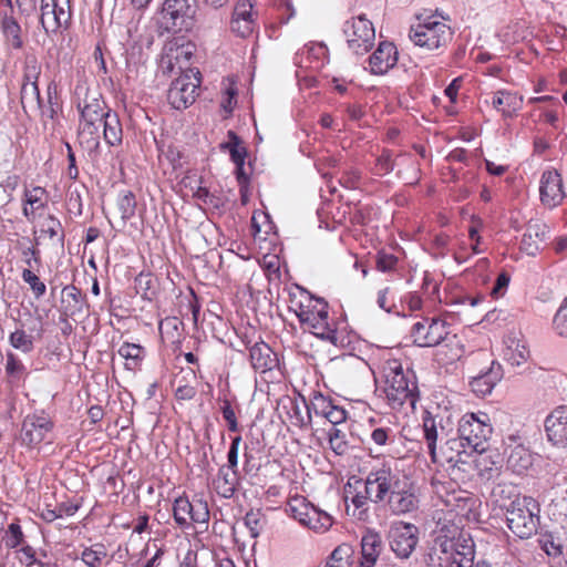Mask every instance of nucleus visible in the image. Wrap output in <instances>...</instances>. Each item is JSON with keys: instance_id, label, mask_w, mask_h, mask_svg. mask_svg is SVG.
<instances>
[{"instance_id": "obj_1", "label": "nucleus", "mask_w": 567, "mask_h": 567, "mask_svg": "<svg viewBox=\"0 0 567 567\" xmlns=\"http://www.w3.org/2000/svg\"><path fill=\"white\" fill-rule=\"evenodd\" d=\"M431 537L427 567H491L485 560L474 565L473 539L451 519L439 518L437 528L431 530Z\"/></svg>"}, {"instance_id": "obj_2", "label": "nucleus", "mask_w": 567, "mask_h": 567, "mask_svg": "<svg viewBox=\"0 0 567 567\" xmlns=\"http://www.w3.org/2000/svg\"><path fill=\"white\" fill-rule=\"evenodd\" d=\"M292 309L305 330L334 346L338 344L337 326L330 319L328 303L323 299L302 291L299 301L293 302Z\"/></svg>"}, {"instance_id": "obj_3", "label": "nucleus", "mask_w": 567, "mask_h": 567, "mask_svg": "<svg viewBox=\"0 0 567 567\" xmlns=\"http://www.w3.org/2000/svg\"><path fill=\"white\" fill-rule=\"evenodd\" d=\"M509 530L520 539L530 538L539 525V505L529 496L517 497L506 511Z\"/></svg>"}, {"instance_id": "obj_4", "label": "nucleus", "mask_w": 567, "mask_h": 567, "mask_svg": "<svg viewBox=\"0 0 567 567\" xmlns=\"http://www.w3.org/2000/svg\"><path fill=\"white\" fill-rule=\"evenodd\" d=\"M383 392L392 408L401 406L406 400L414 408L419 395L416 383L408 380L396 361L388 362L384 367Z\"/></svg>"}, {"instance_id": "obj_5", "label": "nucleus", "mask_w": 567, "mask_h": 567, "mask_svg": "<svg viewBox=\"0 0 567 567\" xmlns=\"http://www.w3.org/2000/svg\"><path fill=\"white\" fill-rule=\"evenodd\" d=\"M457 432L462 446L483 453L487 450L493 427L486 413H466L458 421Z\"/></svg>"}, {"instance_id": "obj_6", "label": "nucleus", "mask_w": 567, "mask_h": 567, "mask_svg": "<svg viewBox=\"0 0 567 567\" xmlns=\"http://www.w3.org/2000/svg\"><path fill=\"white\" fill-rule=\"evenodd\" d=\"M286 512L302 526L317 534L328 532L333 524V519L328 513L315 507L303 496L291 497L287 503Z\"/></svg>"}, {"instance_id": "obj_7", "label": "nucleus", "mask_w": 567, "mask_h": 567, "mask_svg": "<svg viewBox=\"0 0 567 567\" xmlns=\"http://www.w3.org/2000/svg\"><path fill=\"white\" fill-rule=\"evenodd\" d=\"M342 30L348 48L355 54L367 53L374 44V27L363 14L347 20Z\"/></svg>"}, {"instance_id": "obj_8", "label": "nucleus", "mask_w": 567, "mask_h": 567, "mask_svg": "<svg viewBox=\"0 0 567 567\" xmlns=\"http://www.w3.org/2000/svg\"><path fill=\"white\" fill-rule=\"evenodd\" d=\"M173 517L182 529H187L192 523L207 526L209 522L208 504L202 497H194L189 501L186 496H179L173 504Z\"/></svg>"}, {"instance_id": "obj_9", "label": "nucleus", "mask_w": 567, "mask_h": 567, "mask_svg": "<svg viewBox=\"0 0 567 567\" xmlns=\"http://www.w3.org/2000/svg\"><path fill=\"white\" fill-rule=\"evenodd\" d=\"M454 482L446 477V475L439 473L431 478L432 507H437L432 516L435 527L437 528L439 518H447L453 522V511L450 507L453 506V502L456 499L454 496Z\"/></svg>"}, {"instance_id": "obj_10", "label": "nucleus", "mask_w": 567, "mask_h": 567, "mask_svg": "<svg viewBox=\"0 0 567 567\" xmlns=\"http://www.w3.org/2000/svg\"><path fill=\"white\" fill-rule=\"evenodd\" d=\"M54 424L43 412L29 414L24 417L20 437L28 447H37L42 442L52 443Z\"/></svg>"}, {"instance_id": "obj_11", "label": "nucleus", "mask_w": 567, "mask_h": 567, "mask_svg": "<svg viewBox=\"0 0 567 567\" xmlns=\"http://www.w3.org/2000/svg\"><path fill=\"white\" fill-rule=\"evenodd\" d=\"M199 72L189 69L186 73L174 80L167 93L169 104L176 110L192 105L197 96L200 84Z\"/></svg>"}, {"instance_id": "obj_12", "label": "nucleus", "mask_w": 567, "mask_h": 567, "mask_svg": "<svg viewBox=\"0 0 567 567\" xmlns=\"http://www.w3.org/2000/svg\"><path fill=\"white\" fill-rule=\"evenodd\" d=\"M427 421H431V426H427V443L443 442L449 437L453 431L450 401L445 398H442L441 401H431L427 406Z\"/></svg>"}, {"instance_id": "obj_13", "label": "nucleus", "mask_w": 567, "mask_h": 567, "mask_svg": "<svg viewBox=\"0 0 567 567\" xmlns=\"http://www.w3.org/2000/svg\"><path fill=\"white\" fill-rule=\"evenodd\" d=\"M40 11V22L47 34L69 27L72 17L70 0H41Z\"/></svg>"}, {"instance_id": "obj_14", "label": "nucleus", "mask_w": 567, "mask_h": 567, "mask_svg": "<svg viewBox=\"0 0 567 567\" xmlns=\"http://www.w3.org/2000/svg\"><path fill=\"white\" fill-rule=\"evenodd\" d=\"M399 480L386 465L372 468L364 482V489L374 503L382 502L393 488H398Z\"/></svg>"}, {"instance_id": "obj_15", "label": "nucleus", "mask_w": 567, "mask_h": 567, "mask_svg": "<svg viewBox=\"0 0 567 567\" xmlns=\"http://www.w3.org/2000/svg\"><path fill=\"white\" fill-rule=\"evenodd\" d=\"M419 530L412 524L398 523L393 524L389 530V544L392 551L399 558H408L415 549L417 544Z\"/></svg>"}, {"instance_id": "obj_16", "label": "nucleus", "mask_w": 567, "mask_h": 567, "mask_svg": "<svg viewBox=\"0 0 567 567\" xmlns=\"http://www.w3.org/2000/svg\"><path fill=\"white\" fill-rule=\"evenodd\" d=\"M449 16L437 13L427 16V51H436L440 54L453 39V30Z\"/></svg>"}, {"instance_id": "obj_17", "label": "nucleus", "mask_w": 567, "mask_h": 567, "mask_svg": "<svg viewBox=\"0 0 567 567\" xmlns=\"http://www.w3.org/2000/svg\"><path fill=\"white\" fill-rule=\"evenodd\" d=\"M257 16L251 0H238L230 21L231 31L240 38L249 37L257 27Z\"/></svg>"}, {"instance_id": "obj_18", "label": "nucleus", "mask_w": 567, "mask_h": 567, "mask_svg": "<svg viewBox=\"0 0 567 567\" xmlns=\"http://www.w3.org/2000/svg\"><path fill=\"white\" fill-rule=\"evenodd\" d=\"M539 193L542 203L549 208H554L563 202L565 197L563 178L557 171L549 169L543 173Z\"/></svg>"}, {"instance_id": "obj_19", "label": "nucleus", "mask_w": 567, "mask_h": 567, "mask_svg": "<svg viewBox=\"0 0 567 567\" xmlns=\"http://www.w3.org/2000/svg\"><path fill=\"white\" fill-rule=\"evenodd\" d=\"M545 431L548 440L557 446H567V406L553 410L545 419Z\"/></svg>"}, {"instance_id": "obj_20", "label": "nucleus", "mask_w": 567, "mask_h": 567, "mask_svg": "<svg viewBox=\"0 0 567 567\" xmlns=\"http://www.w3.org/2000/svg\"><path fill=\"white\" fill-rule=\"evenodd\" d=\"M396 62V47L392 42L382 41L369 58V70L372 74L383 75L395 66Z\"/></svg>"}, {"instance_id": "obj_21", "label": "nucleus", "mask_w": 567, "mask_h": 567, "mask_svg": "<svg viewBox=\"0 0 567 567\" xmlns=\"http://www.w3.org/2000/svg\"><path fill=\"white\" fill-rule=\"evenodd\" d=\"M460 445L461 443L456 439L446 437L443 442L427 443V449L434 464H437L440 467L447 465L450 468H454L460 457L457 450Z\"/></svg>"}, {"instance_id": "obj_22", "label": "nucleus", "mask_w": 567, "mask_h": 567, "mask_svg": "<svg viewBox=\"0 0 567 567\" xmlns=\"http://www.w3.org/2000/svg\"><path fill=\"white\" fill-rule=\"evenodd\" d=\"M503 378V369L502 365L496 362L492 361L487 370L478 373L475 377H472L470 380V386L471 390L477 395V396H486L492 393L495 385L502 380Z\"/></svg>"}, {"instance_id": "obj_23", "label": "nucleus", "mask_w": 567, "mask_h": 567, "mask_svg": "<svg viewBox=\"0 0 567 567\" xmlns=\"http://www.w3.org/2000/svg\"><path fill=\"white\" fill-rule=\"evenodd\" d=\"M548 231V226L544 223H528L520 240V250L528 256H535L545 244Z\"/></svg>"}, {"instance_id": "obj_24", "label": "nucleus", "mask_w": 567, "mask_h": 567, "mask_svg": "<svg viewBox=\"0 0 567 567\" xmlns=\"http://www.w3.org/2000/svg\"><path fill=\"white\" fill-rule=\"evenodd\" d=\"M383 542L379 533L368 529L361 538V560L359 567H374L381 551Z\"/></svg>"}, {"instance_id": "obj_25", "label": "nucleus", "mask_w": 567, "mask_h": 567, "mask_svg": "<svg viewBox=\"0 0 567 567\" xmlns=\"http://www.w3.org/2000/svg\"><path fill=\"white\" fill-rule=\"evenodd\" d=\"M48 193L45 188L40 186H34L32 188H24L23 192V208L22 214L29 221H34L37 218V213L40 209L45 208Z\"/></svg>"}, {"instance_id": "obj_26", "label": "nucleus", "mask_w": 567, "mask_h": 567, "mask_svg": "<svg viewBox=\"0 0 567 567\" xmlns=\"http://www.w3.org/2000/svg\"><path fill=\"white\" fill-rule=\"evenodd\" d=\"M86 307L85 296L73 285L65 286L61 291V312L65 317L82 315Z\"/></svg>"}, {"instance_id": "obj_27", "label": "nucleus", "mask_w": 567, "mask_h": 567, "mask_svg": "<svg viewBox=\"0 0 567 567\" xmlns=\"http://www.w3.org/2000/svg\"><path fill=\"white\" fill-rule=\"evenodd\" d=\"M416 504L417 498L413 491L401 487L400 482L398 483V488H393L389 494L388 505L390 511L395 515L413 511Z\"/></svg>"}, {"instance_id": "obj_28", "label": "nucleus", "mask_w": 567, "mask_h": 567, "mask_svg": "<svg viewBox=\"0 0 567 567\" xmlns=\"http://www.w3.org/2000/svg\"><path fill=\"white\" fill-rule=\"evenodd\" d=\"M478 457L475 460V467L477 474L482 480L491 481L501 475L503 467V457L499 453H478Z\"/></svg>"}, {"instance_id": "obj_29", "label": "nucleus", "mask_w": 567, "mask_h": 567, "mask_svg": "<svg viewBox=\"0 0 567 567\" xmlns=\"http://www.w3.org/2000/svg\"><path fill=\"white\" fill-rule=\"evenodd\" d=\"M195 10L188 0H165L163 4L164 18L174 27H182L186 18H192Z\"/></svg>"}, {"instance_id": "obj_30", "label": "nucleus", "mask_w": 567, "mask_h": 567, "mask_svg": "<svg viewBox=\"0 0 567 567\" xmlns=\"http://www.w3.org/2000/svg\"><path fill=\"white\" fill-rule=\"evenodd\" d=\"M503 355L512 365H520L529 358V350L525 342L515 333L508 334L504 340Z\"/></svg>"}, {"instance_id": "obj_31", "label": "nucleus", "mask_w": 567, "mask_h": 567, "mask_svg": "<svg viewBox=\"0 0 567 567\" xmlns=\"http://www.w3.org/2000/svg\"><path fill=\"white\" fill-rule=\"evenodd\" d=\"M238 484L237 471L221 465L216 477L213 480V486L218 495L224 498H230L236 492Z\"/></svg>"}, {"instance_id": "obj_32", "label": "nucleus", "mask_w": 567, "mask_h": 567, "mask_svg": "<svg viewBox=\"0 0 567 567\" xmlns=\"http://www.w3.org/2000/svg\"><path fill=\"white\" fill-rule=\"evenodd\" d=\"M523 97L509 91H497L492 96V105L504 116H512L522 107Z\"/></svg>"}, {"instance_id": "obj_33", "label": "nucleus", "mask_w": 567, "mask_h": 567, "mask_svg": "<svg viewBox=\"0 0 567 567\" xmlns=\"http://www.w3.org/2000/svg\"><path fill=\"white\" fill-rule=\"evenodd\" d=\"M251 365L255 370L265 372L271 369L274 359L270 347L265 342H256L249 350Z\"/></svg>"}, {"instance_id": "obj_34", "label": "nucleus", "mask_w": 567, "mask_h": 567, "mask_svg": "<svg viewBox=\"0 0 567 567\" xmlns=\"http://www.w3.org/2000/svg\"><path fill=\"white\" fill-rule=\"evenodd\" d=\"M454 341H456V336L450 333L445 321L433 318L427 327V348Z\"/></svg>"}, {"instance_id": "obj_35", "label": "nucleus", "mask_w": 567, "mask_h": 567, "mask_svg": "<svg viewBox=\"0 0 567 567\" xmlns=\"http://www.w3.org/2000/svg\"><path fill=\"white\" fill-rule=\"evenodd\" d=\"M79 109L81 111V123L92 122L102 125L107 113L104 111V102L97 99L84 100V104H79Z\"/></svg>"}, {"instance_id": "obj_36", "label": "nucleus", "mask_w": 567, "mask_h": 567, "mask_svg": "<svg viewBox=\"0 0 567 567\" xmlns=\"http://www.w3.org/2000/svg\"><path fill=\"white\" fill-rule=\"evenodd\" d=\"M117 353L125 360V368L133 371L142 364L145 349L137 343L124 342L118 348Z\"/></svg>"}, {"instance_id": "obj_37", "label": "nucleus", "mask_w": 567, "mask_h": 567, "mask_svg": "<svg viewBox=\"0 0 567 567\" xmlns=\"http://www.w3.org/2000/svg\"><path fill=\"white\" fill-rule=\"evenodd\" d=\"M190 56L192 52L188 47L178 45L176 42H169L164 48L163 61L168 64L171 70L175 66L182 70L183 65L181 59L188 61Z\"/></svg>"}, {"instance_id": "obj_38", "label": "nucleus", "mask_w": 567, "mask_h": 567, "mask_svg": "<svg viewBox=\"0 0 567 567\" xmlns=\"http://www.w3.org/2000/svg\"><path fill=\"white\" fill-rule=\"evenodd\" d=\"M100 127L92 122L80 123L79 142L86 151L93 152L100 147Z\"/></svg>"}, {"instance_id": "obj_39", "label": "nucleus", "mask_w": 567, "mask_h": 567, "mask_svg": "<svg viewBox=\"0 0 567 567\" xmlns=\"http://www.w3.org/2000/svg\"><path fill=\"white\" fill-rule=\"evenodd\" d=\"M103 125V136L105 142L111 145H120L122 143V125L115 113H106Z\"/></svg>"}, {"instance_id": "obj_40", "label": "nucleus", "mask_w": 567, "mask_h": 567, "mask_svg": "<svg viewBox=\"0 0 567 567\" xmlns=\"http://www.w3.org/2000/svg\"><path fill=\"white\" fill-rule=\"evenodd\" d=\"M223 147L229 151L230 158L236 165V168L238 171H241L245 165L247 150L243 145V142L239 138V136L235 132L228 131V142L224 144Z\"/></svg>"}, {"instance_id": "obj_41", "label": "nucleus", "mask_w": 567, "mask_h": 567, "mask_svg": "<svg viewBox=\"0 0 567 567\" xmlns=\"http://www.w3.org/2000/svg\"><path fill=\"white\" fill-rule=\"evenodd\" d=\"M1 28L6 39V43L9 47L13 49H21L23 47L21 27L13 17L6 16L2 20Z\"/></svg>"}, {"instance_id": "obj_42", "label": "nucleus", "mask_w": 567, "mask_h": 567, "mask_svg": "<svg viewBox=\"0 0 567 567\" xmlns=\"http://www.w3.org/2000/svg\"><path fill=\"white\" fill-rule=\"evenodd\" d=\"M455 343L456 341L436 346V351L432 354L433 362L441 368L453 364L457 359H460L461 354L458 353L457 349L454 348Z\"/></svg>"}, {"instance_id": "obj_43", "label": "nucleus", "mask_w": 567, "mask_h": 567, "mask_svg": "<svg viewBox=\"0 0 567 567\" xmlns=\"http://www.w3.org/2000/svg\"><path fill=\"white\" fill-rule=\"evenodd\" d=\"M107 557L106 547L101 544L96 543L90 547H85L81 553V560L87 566V567H101L103 564V560Z\"/></svg>"}, {"instance_id": "obj_44", "label": "nucleus", "mask_w": 567, "mask_h": 567, "mask_svg": "<svg viewBox=\"0 0 567 567\" xmlns=\"http://www.w3.org/2000/svg\"><path fill=\"white\" fill-rule=\"evenodd\" d=\"M353 548L348 544L339 545L330 555L327 565L333 567H353Z\"/></svg>"}, {"instance_id": "obj_45", "label": "nucleus", "mask_w": 567, "mask_h": 567, "mask_svg": "<svg viewBox=\"0 0 567 567\" xmlns=\"http://www.w3.org/2000/svg\"><path fill=\"white\" fill-rule=\"evenodd\" d=\"M41 63L34 53H25L22 66V82L38 83L41 75Z\"/></svg>"}, {"instance_id": "obj_46", "label": "nucleus", "mask_w": 567, "mask_h": 567, "mask_svg": "<svg viewBox=\"0 0 567 567\" xmlns=\"http://www.w3.org/2000/svg\"><path fill=\"white\" fill-rule=\"evenodd\" d=\"M20 100L24 110L27 107L40 109L41 99L38 83L22 82Z\"/></svg>"}, {"instance_id": "obj_47", "label": "nucleus", "mask_w": 567, "mask_h": 567, "mask_svg": "<svg viewBox=\"0 0 567 567\" xmlns=\"http://www.w3.org/2000/svg\"><path fill=\"white\" fill-rule=\"evenodd\" d=\"M507 464L514 472L522 474L532 465L530 455L524 447L516 446L508 455Z\"/></svg>"}, {"instance_id": "obj_48", "label": "nucleus", "mask_w": 567, "mask_h": 567, "mask_svg": "<svg viewBox=\"0 0 567 567\" xmlns=\"http://www.w3.org/2000/svg\"><path fill=\"white\" fill-rule=\"evenodd\" d=\"M117 209L121 213V218L127 221L135 215L136 199L132 192H123L117 198Z\"/></svg>"}, {"instance_id": "obj_49", "label": "nucleus", "mask_w": 567, "mask_h": 567, "mask_svg": "<svg viewBox=\"0 0 567 567\" xmlns=\"http://www.w3.org/2000/svg\"><path fill=\"white\" fill-rule=\"evenodd\" d=\"M3 542L6 547L9 549L18 548L24 544V534L19 524V519H16V522L8 526L3 536Z\"/></svg>"}, {"instance_id": "obj_50", "label": "nucleus", "mask_w": 567, "mask_h": 567, "mask_svg": "<svg viewBox=\"0 0 567 567\" xmlns=\"http://www.w3.org/2000/svg\"><path fill=\"white\" fill-rule=\"evenodd\" d=\"M332 405L333 402L321 393L316 394L310 401V404H307L303 401V406L309 411L310 414L315 413L316 415L322 416L324 419L329 414V410L332 408Z\"/></svg>"}, {"instance_id": "obj_51", "label": "nucleus", "mask_w": 567, "mask_h": 567, "mask_svg": "<svg viewBox=\"0 0 567 567\" xmlns=\"http://www.w3.org/2000/svg\"><path fill=\"white\" fill-rule=\"evenodd\" d=\"M10 344L24 353L33 350V339L24 330L18 329L13 331L9 337Z\"/></svg>"}, {"instance_id": "obj_52", "label": "nucleus", "mask_w": 567, "mask_h": 567, "mask_svg": "<svg viewBox=\"0 0 567 567\" xmlns=\"http://www.w3.org/2000/svg\"><path fill=\"white\" fill-rule=\"evenodd\" d=\"M288 414L291 425L296 427L303 429L311 423V414L309 411L306 410V413L303 414L301 406L295 401H290Z\"/></svg>"}, {"instance_id": "obj_53", "label": "nucleus", "mask_w": 567, "mask_h": 567, "mask_svg": "<svg viewBox=\"0 0 567 567\" xmlns=\"http://www.w3.org/2000/svg\"><path fill=\"white\" fill-rule=\"evenodd\" d=\"M409 38L414 45H425V22L422 14H415L414 22L410 27Z\"/></svg>"}, {"instance_id": "obj_54", "label": "nucleus", "mask_w": 567, "mask_h": 567, "mask_svg": "<svg viewBox=\"0 0 567 567\" xmlns=\"http://www.w3.org/2000/svg\"><path fill=\"white\" fill-rule=\"evenodd\" d=\"M394 168L393 154L389 150H384L382 154L377 158L373 173L379 176H383L392 172Z\"/></svg>"}, {"instance_id": "obj_55", "label": "nucleus", "mask_w": 567, "mask_h": 567, "mask_svg": "<svg viewBox=\"0 0 567 567\" xmlns=\"http://www.w3.org/2000/svg\"><path fill=\"white\" fill-rule=\"evenodd\" d=\"M329 444L332 451L338 455H343L348 451L346 434L339 429L332 427L330 430Z\"/></svg>"}, {"instance_id": "obj_56", "label": "nucleus", "mask_w": 567, "mask_h": 567, "mask_svg": "<svg viewBox=\"0 0 567 567\" xmlns=\"http://www.w3.org/2000/svg\"><path fill=\"white\" fill-rule=\"evenodd\" d=\"M21 276L23 281L30 286L33 296L37 299L41 298L45 293L47 287L44 282H42L33 271H31L30 269H23Z\"/></svg>"}, {"instance_id": "obj_57", "label": "nucleus", "mask_w": 567, "mask_h": 567, "mask_svg": "<svg viewBox=\"0 0 567 567\" xmlns=\"http://www.w3.org/2000/svg\"><path fill=\"white\" fill-rule=\"evenodd\" d=\"M193 196L198 202L208 205L213 208H218L220 206V198L212 194L207 187L198 185L193 193Z\"/></svg>"}, {"instance_id": "obj_58", "label": "nucleus", "mask_w": 567, "mask_h": 567, "mask_svg": "<svg viewBox=\"0 0 567 567\" xmlns=\"http://www.w3.org/2000/svg\"><path fill=\"white\" fill-rule=\"evenodd\" d=\"M262 514L260 511H249L244 517V524L249 529L251 537L259 536L261 530Z\"/></svg>"}, {"instance_id": "obj_59", "label": "nucleus", "mask_w": 567, "mask_h": 567, "mask_svg": "<svg viewBox=\"0 0 567 567\" xmlns=\"http://www.w3.org/2000/svg\"><path fill=\"white\" fill-rule=\"evenodd\" d=\"M553 323L559 336L567 337V297L558 308Z\"/></svg>"}, {"instance_id": "obj_60", "label": "nucleus", "mask_w": 567, "mask_h": 567, "mask_svg": "<svg viewBox=\"0 0 567 567\" xmlns=\"http://www.w3.org/2000/svg\"><path fill=\"white\" fill-rule=\"evenodd\" d=\"M136 289L137 292L141 293V296L144 299L152 300L155 296V290L152 287L153 280L150 275H140L136 280Z\"/></svg>"}, {"instance_id": "obj_61", "label": "nucleus", "mask_w": 567, "mask_h": 567, "mask_svg": "<svg viewBox=\"0 0 567 567\" xmlns=\"http://www.w3.org/2000/svg\"><path fill=\"white\" fill-rule=\"evenodd\" d=\"M40 231L50 239H53L59 234H63L61 221L51 215L45 218Z\"/></svg>"}, {"instance_id": "obj_62", "label": "nucleus", "mask_w": 567, "mask_h": 567, "mask_svg": "<svg viewBox=\"0 0 567 567\" xmlns=\"http://www.w3.org/2000/svg\"><path fill=\"white\" fill-rule=\"evenodd\" d=\"M223 417L227 422L228 430L230 432H237L238 431V422L236 417V413L228 400L223 401V405L220 408Z\"/></svg>"}, {"instance_id": "obj_63", "label": "nucleus", "mask_w": 567, "mask_h": 567, "mask_svg": "<svg viewBox=\"0 0 567 567\" xmlns=\"http://www.w3.org/2000/svg\"><path fill=\"white\" fill-rule=\"evenodd\" d=\"M236 95H237V89L233 84L228 85L224 92L221 103H220V105L225 112H227V113L233 112V110L237 103Z\"/></svg>"}, {"instance_id": "obj_64", "label": "nucleus", "mask_w": 567, "mask_h": 567, "mask_svg": "<svg viewBox=\"0 0 567 567\" xmlns=\"http://www.w3.org/2000/svg\"><path fill=\"white\" fill-rule=\"evenodd\" d=\"M24 369L22 362L13 353H8L6 371L9 375L19 377Z\"/></svg>"}]
</instances>
